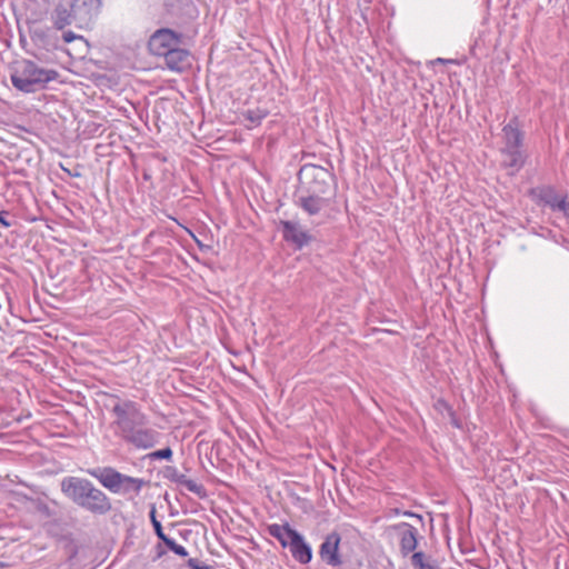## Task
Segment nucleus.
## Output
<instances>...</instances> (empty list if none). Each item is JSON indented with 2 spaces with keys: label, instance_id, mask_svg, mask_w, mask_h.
I'll use <instances>...</instances> for the list:
<instances>
[{
  "label": "nucleus",
  "instance_id": "23",
  "mask_svg": "<svg viewBox=\"0 0 569 569\" xmlns=\"http://www.w3.org/2000/svg\"><path fill=\"white\" fill-rule=\"evenodd\" d=\"M151 456L157 459L169 460L172 457V450L170 448H164V449L157 450V451L152 452Z\"/></svg>",
  "mask_w": 569,
  "mask_h": 569
},
{
  "label": "nucleus",
  "instance_id": "25",
  "mask_svg": "<svg viewBox=\"0 0 569 569\" xmlns=\"http://www.w3.org/2000/svg\"><path fill=\"white\" fill-rule=\"evenodd\" d=\"M437 63H443V64H453L457 63V60L455 59H443V58H437L429 61L430 66H435Z\"/></svg>",
  "mask_w": 569,
  "mask_h": 569
},
{
  "label": "nucleus",
  "instance_id": "17",
  "mask_svg": "<svg viewBox=\"0 0 569 569\" xmlns=\"http://www.w3.org/2000/svg\"><path fill=\"white\" fill-rule=\"evenodd\" d=\"M411 565L415 569H438V563L431 557L422 551L413 552L410 556Z\"/></svg>",
  "mask_w": 569,
  "mask_h": 569
},
{
  "label": "nucleus",
  "instance_id": "7",
  "mask_svg": "<svg viewBox=\"0 0 569 569\" xmlns=\"http://www.w3.org/2000/svg\"><path fill=\"white\" fill-rule=\"evenodd\" d=\"M91 487L89 480L77 477L64 478L61 482L62 492L77 505L82 502Z\"/></svg>",
  "mask_w": 569,
  "mask_h": 569
},
{
  "label": "nucleus",
  "instance_id": "16",
  "mask_svg": "<svg viewBox=\"0 0 569 569\" xmlns=\"http://www.w3.org/2000/svg\"><path fill=\"white\" fill-rule=\"evenodd\" d=\"M177 38H150L149 40V50L159 57H166V52L169 51L174 44L172 40Z\"/></svg>",
  "mask_w": 569,
  "mask_h": 569
},
{
  "label": "nucleus",
  "instance_id": "1",
  "mask_svg": "<svg viewBox=\"0 0 569 569\" xmlns=\"http://www.w3.org/2000/svg\"><path fill=\"white\" fill-rule=\"evenodd\" d=\"M113 412L117 417L116 425L126 441L139 449H149L154 446L158 433L143 427L146 417L134 402L117 403Z\"/></svg>",
  "mask_w": 569,
  "mask_h": 569
},
{
  "label": "nucleus",
  "instance_id": "21",
  "mask_svg": "<svg viewBox=\"0 0 569 569\" xmlns=\"http://www.w3.org/2000/svg\"><path fill=\"white\" fill-rule=\"evenodd\" d=\"M547 202L549 203V206L552 209L563 212V214L567 218H569V202H567L565 198L555 196L551 199H549Z\"/></svg>",
  "mask_w": 569,
  "mask_h": 569
},
{
  "label": "nucleus",
  "instance_id": "18",
  "mask_svg": "<svg viewBox=\"0 0 569 569\" xmlns=\"http://www.w3.org/2000/svg\"><path fill=\"white\" fill-rule=\"evenodd\" d=\"M72 18L73 14L71 16L66 7L58 6L56 8L53 13V22L58 29H62L66 26L70 24Z\"/></svg>",
  "mask_w": 569,
  "mask_h": 569
},
{
  "label": "nucleus",
  "instance_id": "12",
  "mask_svg": "<svg viewBox=\"0 0 569 569\" xmlns=\"http://www.w3.org/2000/svg\"><path fill=\"white\" fill-rule=\"evenodd\" d=\"M330 196L300 193L299 202L309 214L319 213L329 202Z\"/></svg>",
  "mask_w": 569,
  "mask_h": 569
},
{
  "label": "nucleus",
  "instance_id": "10",
  "mask_svg": "<svg viewBox=\"0 0 569 569\" xmlns=\"http://www.w3.org/2000/svg\"><path fill=\"white\" fill-rule=\"evenodd\" d=\"M92 477L97 478L99 482L110 491L118 493L121 492L122 473L112 468H103L101 470H89Z\"/></svg>",
  "mask_w": 569,
  "mask_h": 569
},
{
  "label": "nucleus",
  "instance_id": "27",
  "mask_svg": "<svg viewBox=\"0 0 569 569\" xmlns=\"http://www.w3.org/2000/svg\"><path fill=\"white\" fill-rule=\"evenodd\" d=\"M402 516L417 518L419 521H422V516H420L418 513H415V512H411V511H403Z\"/></svg>",
  "mask_w": 569,
  "mask_h": 569
},
{
  "label": "nucleus",
  "instance_id": "20",
  "mask_svg": "<svg viewBox=\"0 0 569 569\" xmlns=\"http://www.w3.org/2000/svg\"><path fill=\"white\" fill-rule=\"evenodd\" d=\"M142 485H143V481L141 479L122 475L121 491H124V492H128V491L139 492L141 490V488H142Z\"/></svg>",
  "mask_w": 569,
  "mask_h": 569
},
{
  "label": "nucleus",
  "instance_id": "14",
  "mask_svg": "<svg viewBox=\"0 0 569 569\" xmlns=\"http://www.w3.org/2000/svg\"><path fill=\"white\" fill-rule=\"evenodd\" d=\"M289 549L292 557L300 563H309L312 559L311 547L305 541L300 533L291 541Z\"/></svg>",
  "mask_w": 569,
  "mask_h": 569
},
{
  "label": "nucleus",
  "instance_id": "5",
  "mask_svg": "<svg viewBox=\"0 0 569 569\" xmlns=\"http://www.w3.org/2000/svg\"><path fill=\"white\" fill-rule=\"evenodd\" d=\"M398 536L400 552L403 557L411 555L418 546V530L407 523L400 522L389 527Z\"/></svg>",
  "mask_w": 569,
  "mask_h": 569
},
{
  "label": "nucleus",
  "instance_id": "33",
  "mask_svg": "<svg viewBox=\"0 0 569 569\" xmlns=\"http://www.w3.org/2000/svg\"><path fill=\"white\" fill-rule=\"evenodd\" d=\"M67 36L73 37V36H74V33H72V32H69V33H68Z\"/></svg>",
  "mask_w": 569,
  "mask_h": 569
},
{
  "label": "nucleus",
  "instance_id": "31",
  "mask_svg": "<svg viewBox=\"0 0 569 569\" xmlns=\"http://www.w3.org/2000/svg\"><path fill=\"white\" fill-rule=\"evenodd\" d=\"M391 512L395 515V516H400L402 515L403 511L399 510V509H392Z\"/></svg>",
  "mask_w": 569,
  "mask_h": 569
},
{
  "label": "nucleus",
  "instance_id": "11",
  "mask_svg": "<svg viewBox=\"0 0 569 569\" xmlns=\"http://www.w3.org/2000/svg\"><path fill=\"white\" fill-rule=\"evenodd\" d=\"M283 228L284 240L295 243L298 248H302L310 241L308 232L302 230L298 223L291 221H281Z\"/></svg>",
  "mask_w": 569,
  "mask_h": 569
},
{
  "label": "nucleus",
  "instance_id": "8",
  "mask_svg": "<svg viewBox=\"0 0 569 569\" xmlns=\"http://www.w3.org/2000/svg\"><path fill=\"white\" fill-rule=\"evenodd\" d=\"M79 506L99 515H104L111 510V502L109 498L93 485L86 493V498Z\"/></svg>",
  "mask_w": 569,
  "mask_h": 569
},
{
  "label": "nucleus",
  "instance_id": "30",
  "mask_svg": "<svg viewBox=\"0 0 569 569\" xmlns=\"http://www.w3.org/2000/svg\"><path fill=\"white\" fill-rule=\"evenodd\" d=\"M438 406L447 408L449 411H451V409L448 407V405L445 401H438Z\"/></svg>",
  "mask_w": 569,
  "mask_h": 569
},
{
  "label": "nucleus",
  "instance_id": "15",
  "mask_svg": "<svg viewBox=\"0 0 569 569\" xmlns=\"http://www.w3.org/2000/svg\"><path fill=\"white\" fill-rule=\"evenodd\" d=\"M269 533L274 537L283 548H289L291 541L299 533L295 529H292L289 523L278 525L273 523L269 526Z\"/></svg>",
  "mask_w": 569,
  "mask_h": 569
},
{
  "label": "nucleus",
  "instance_id": "32",
  "mask_svg": "<svg viewBox=\"0 0 569 569\" xmlns=\"http://www.w3.org/2000/svg\"><path fill=\"white\" fill-rule=\"evenodd\" d=\"M66 42H71L72 40H74L76 38H71V37H68V38H63Z\"/></svg>",
  "mask_w": 569,
  "mask_h": 569
},
{
  "label": "nucleus",
  "instance_id": "26",
  "mask_svg": "<svg viewBox=\"0 0 569 569\" xmlns=\"http://www.w3.org/2000/svg\"><path fill=\"white\" fill-rule=\"evenodd\" d=\"M152 36H174V33L169 29H158Z\"/></svg>",
  "mask_w": 569,
  "mask_h": 569
},
{
  "label": "nucleus",
  "instance_id": "19",
  "mask_svg": "<svg viewBox=\"0 0 569 569\" xmlns=\"http://www.w3.org/2000/svg\"><path fill=\"white\" fill-rule=\"evenodd\" d=\"M268 116V111L266 109L257 108L253 110H247L243 113L246 120L250 121L251 126L249 128H254L260 126L262 120Z\"/></svg>",
  "mask_w": 569,
  "mask_h": 569
},
{
  "label": "nucleus",
  "instance_id": "6",
  "mask_svg": "<svg viewBox=\"0 0 569 569\" xmlns=\"http://www.w3.org/2000/svg\"><path fill=\"white\" fill-rule=\"evenodd\" d=\"M71 8L78 27L86 28L99 13L101 0H72Z\"/></svg>",
  "mask_w": 569,
  "mask_h": 569
},
{
  "label": "nucleus",
  "instance_id": "2",
  "mask_svg": "<svg viewBox=\"0 0 569 569\" xmlns=\"http://www.w3.org/2000/svg\"><path fill=\"white\" fill-rule=\"evenodd\" d=\"M58 72L38 67L33 61H16L12 67L11 82L19 91L31 93L46 87L50 81L56 80Z\"/></svg>",
  "mask_w": 569,
  "mask_h": 569
},
{
  "label": "nucleus",
  "instance_id": "9",
  "mask_svg": "<svg viewBox=\"0 0 569 569\" xmlns=\"http://www.w3.org/2000/svg\"><path fill=\"white\" fill-rule=\"evenodd\" d=\"M340 543V536L337 532L328 535L320 547L321 559L331 566H339L341 563L338 555V548Z\"/></svg>",
  "mask_w": 569,
  "mask_h": 569
},
{
  "label": "nucleus",
  "instance_id": "13",
  "mask_svg": "<svg viewBox=\"0 0 569 569\" xmlns=\"http://www.w3.org/2000/svg\"><path fill=\"white\" fill-rule=\"evenodd\" d=\"M164 60L170 70L182 71L187 66H189V52L173 46L166 52Z\"/></svg>",
  "mask_w": 569,
  "mask_h": 569
},
{
  "label": "nucleus",
  "instance_id": "24",
  "mask_svg": "<svg viewBox=\"0 0 569 569\" xmlns=\"http://www.w3.org/2000/svg\"><path fill=\"white\" fill-rule=\"evenodd\" d=\"M152 526H153L157 537L164 543L166 540H168L169 538L163 533L161 522L159 520H153Z\"/></svg>",
  "mask_w": 569,
  "mask_h": 569
},
{
  "label": "nucleus",
  "instance_id": "4",
  "mask_svg": "<svg viewBox=\"0 0 569 569\" xmlns=\"http://www.w3.org/2000/svg\"><path fill=\"white\" fill-rule=\"evenodd\" d=\"M505 148L502 152L508 157V166L520 168L525 163V157L521 151L523 134L513 122L502 128Z\"/></svg>",
  "mask_w": 569,
  "mask_h": 569
},
{
  "label": "nucleus",
  "instance_id": "28",
  "mask_svg": "<svg viewBox=\"0 0 569 569\" xmlns=\"http://www.w3.org/2000/svg\"><path fill=\"white\" fill-rule=\"evenodd\" d=\"M6 212H0V224L4 228H9L11 223L3 217Z\"/></svg>",
  "mask_w": 569,
  "mask_h": 569
},
{
  "label": "nucleus",
  "instance_id": "3",
  "mask_svg": "<svg viewBox=\"0 0 569 569\" xmlns=\"http://www.w3.org/2000/svg\"><path fill=\"white\" fill-rule=\"evenodd\" d=\"M332 174L323 167L305 164L299 172V192L321 196H332Z\"/></svg>",
  "mask_w": 569,
  "mask_h": 569
},
{
  "label": "nucleus",
  "instance_id": "22",
  "mask_svg": "<svg viewBox=\"0 0 569 569\" xmlns=\"http://www.w3.org/2000/svg\"><path fill=\"white\" fill-rule=\"evenodd\" d=\"M164 545L178 556L186 557L188 555L183 546L178 545L174 540L170 538L166 540Z\"/></svg>",
  "mask_w": 569,
  "mask_h": 569
},
{
  "label": "nucleus",
  "instance_id": "29",
  "mask_svg": "<svg viewBox=\"0 0 569 569\" xmlns=\"http://www.w3.org/2000/svg\"><path fill=\"white\" fill-rule=\"evenodd\" d=\"M150 520H151L152 525H153V520H158L156 517V508L154 507H152V509L150 511Z\"/></svg>",
  "mask_w": 569,
  "mask_h": 569
}]
</instances>
